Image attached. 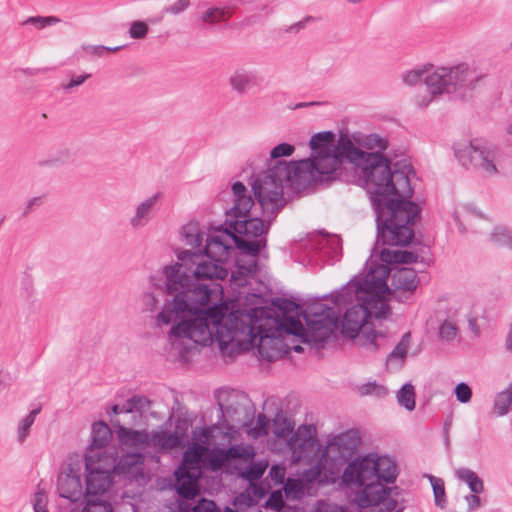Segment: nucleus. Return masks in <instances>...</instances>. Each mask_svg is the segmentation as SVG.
I'll return each mask as SVG.
<instances>
[{
  "label": "nucleus",
  "mask_w": 512,
  "mask_h": 512,
  "mask_svg": "<svg viewBox=\"0 0 512 512\" xmlns=\"http://www.w3.org/2000/svg\"><path fill=\"white\" fill-rule=\"evenodd\" d=\"M60 20L57 17L54 16H36V17H29L27 18L23 24L24 25H33L37 29H42L46 26H50L53 24L58 23Z\"/></svg>",
  "instance_id": "obj_45"
},
{
  "label": "nucleus",
  "mask_w": 512,
  "mask_h": 512,
  "mask_svg": "<svg viewBox=\"0 0 512 512\" xmlns=\"http://www.w3.org/2000/svg\"><path fill=\"white\" fill-rule=\"evenodd\" d=\"M403 83L407 86H416L424 83L429 99H424L420 106H427L433 99L442 95L448 87V69L444 66H435L426 63L407 70L401 75Z\"/></svg>",
  "instance_id": "obj_10"
},
{
  "label": "nucleus",
  "mask_w": 512,
  "mask_h": 512,
  "mask_svg": "<svg viewBox=\"0 0 512 512\" xmlns=\"http://www.w3.org/2000/svg\"><path fill=\"white\" fill-rule=\"evenodd\" d=\"M117 435L119 442L126 447L142 449L150 445V435L145 430H134L119 425Z\"/></svg>",
  "instance_id": "obj_22"
},
{
  "label": "nucleus",
  "mask_w": 512,
  "mask_h": 512,
  "mask_svg": "<svg viewBox=\"0 0 512 512\" xmlns=\"http://www.w3.org/2000/svg\"><path fill=\"white\" fill-rule=\"evenodd\" d=\"M314 432L315 428L312 425H303L291 435L288 445L296 459L302 458L313 447L315 443Z\"/></svg>",
  "instance_id": "obj_19"
},
{
  "label": "nucleus",
  "mask_w": 512,
  "mask_h": 512,
  "mask_svg": "<svg viewBox=\"0 0 512 512\" xmlns=\"http://www.w3.org/2000/svg\"><path fill=\"white\" fill-rule=\"evenodd\" d=\"M491 240L503 247L512 249V231L505 227H497L491 233Z\"/></svg>",
  "instance_id": "obj_41"
},
{
  "label": "nucleus",
  "mask_w": 512,
  "mask_h": 512,
  "mask_svg": "<svg viewBox=\"0 0 512 512\" xmlns=\"http://www.w3.org/2000/svg\"><path fill=\"white\" fill-rule=\"evenodd\" d=\"M107 491H94L85 488V507L82 512H113L112 505L109 500L104 499Z\"/></svg>",
  "instance_id": "obj_23"
},
{
  "label": "nucleus",
  "mask_w": 512,
  "mask_h": 512,
  "mask_svg": "<svg viewBox=\"0 0 512 512\" xmlns=\"http://www.w3.org/2000/svg\"><path fill=\"white\" fill-rule=\"evenodd\" d=\"M270 421L265 414H259L257 416L256 425L253 428L254 435L256 437L266 436L269 434Z\"/></svg>",
  "instance_id": "obj_53"
},
{
  "label": "nucleus",
  "mask_w": 512,
  "mask_h": 512,
  "mask_svg": "<svg viewBox=\"0 0 512 512\" xmlns=\"http://www.w3.org/2000/svg\"><path fill=\"white\" fill-rule=\"evenodd\" d=\"M220 419L235 425H246L254 416L253 404L245 392L219 388L215 391Z\"/></svg>",
  "instance_id": "obj_9"
},
{
  "label": "nucleus",
  "mask_w": 512,
  "mask_h": 512,
  "mask_svg": "<svg viewBox=\"0 0 512 512\" xmlns=\"http://www.w3.org/2000/svg\"><path fill=\"white\" fill-rule=\"evenodd\" d=\"M216 508V503L213 500L201 498L194 503L193 512H214Z\"/></svg>",
  "instance_id": "obj_56"
},
{
  "label": "nucleus",
  "mask_w": 512,
  "mask_h": 512,
  "mask_svg": "<svg viewBox=\"0 0 512 512\" xmlns=\"http://www.w3.org/2000/svg\"><path fill=\"white\" fill-rule=\"evenodd\" d=\"M456 476L464 481L470 491L475 494H480L484 490V484L482 479L472 470L463 468L455 471Z\"/></svg>",
  "instance_id": "obj_31"
},
{
  "label": "nucleus",
  "mask_w": 512,
  "mask_h": 512,
  "mask_svg": "<svg viewBox=\"0 0 512 512\" xmlns=\"http://www.w3.org/2000/svg\"><path fill=\"white\" fill-rule=\"evenodd\" d=\"M162 197L161 192H157L150 197L142 200L134 210L133 215L129 219V223L133 229H141L145 227L153 218L157 203Z\"/></svg>",
  "instance_id": "obj_18"
},
{
  "label": "nucleus",
  "mask_w": 512,
  "mask_h": 512,
  "mask_svg": "<svg viewBox=\"0 0 512 512\" xmlns=\"http://www.w3.org/2000/svg\"><path fill=\"white\" fill-rule=\"evenodd\" d=\"M48 497L43 490H38L33 496L34 512H49L47 509Z\"/></svg>",
  "instance_id": "obj_52"
},
{
  "label": "nucleus",
  "mask_w": 512,
  "mask_h": 512,
  "mask_svg": "<svg viewBox=\"0 0 512 512\" xmlns=\"http://www.w3.org/2000/svg\"><path fill=\"white\" fill-rule=\"evenodd\" d=\"M89 77L90 74L87 73L73 77L67 84H63L62 88L65 91H71L72 89L82 85Z\"/></svg>",
  "instance_id": "obj_59"
},
{
  "label": "nucleus",
  "mask_w": 512,
  "mask_h": 512,
  "mask_svg": "<svg viewBox=\"0 0 512 512\" xmlns=\"http://www.w3.org/2000/svg\"><path fill=\"white\" fill-rule=\"evenodd\" d=\"M417 258H418V256L413 252L406 251V250H404V251L398 250L397 263L410 264V263L416 262Z\"/></svg>",
  "instance_id": "obj_63"
},
{
  "label": "nucleus",
  "mask_w": 512,
  "mask_h": 512,
  "mask_svg": "<svg viewBox=\"0 0 512 512\" xmlns=\"http://www.w3.org/2000/svg\"><path fill=\"white\" fill-rule=\"evenodd\" d=\"M231 17V14L228 10L224 8L212 7L206 10L202 16L201 21L213 25L222 21H226Z\"/></svg>",
  "instance_id": "obj_37"
},
{
  "label": "nucleus",
  "mask_w": 512,
  "mask_h": 512,
  "mask_svg": "<svg viewBox=\"0 0 512 512\" xmlns=\"http://www.w3.org/2000/svg\"><path fill=\"white\" fill-rule=\"evenodd\" d=\"M245 339L239 341L238 352H251L257 350L258 353L263 352L262 342L268 335L261 334V328L255 326H247Z\"/></svg>",
  "instance_id": "obj_25"
},
{
  "label": "nucleus",
  "mask_w": 512,
  "mask_h": 512,
  "mask_svg": "<svg viewBox=\"0 0 512 512\" xmlns=\"http://www.w3.org/2000/svg\"><path fill=\"white\" fill-rule=\"evenodd\" d=\"M407 354H388L386 358V369L390 372L399 371L405 364Z\"/></svg>",
  "instance_id": "obj_48"
},
{
  "label": "nucleus",
  "mask_w": 512,
  "mask_h": 512,
  "mask_svg": "<svg viewBox=\"0 0 512 512\" xmlns=\"http://www.w3.org/2000/svg\"><path fill=\"white\" fill-rule=\"evenodd\" d=\"M201 253L192 252L189 250L182 251L178 254L179 263L174 265L165 266L162 270L169 267L179 266L180 271L189 276V288L194 289L197 286L207 287L212 290L211 303H217L222 300L223 288L219 283L204 284L200 283L201 280H223L228 275V270L223 266L224 262H216L211 259L202 260Z\"/></svg>",
  "instance_id": "obj_8"
},
{
  "label": "nucleus",
  "mask_w": 512,
  "mask_h": 512,
  "mask_svg": "<svg viewBox=\"0 0 512 512\" xmlns=\"http://www.w3.org/2000/svg\"><path fill=\"white\" fill-rule=\"evenodd\" d=\"M189 276L179 266L164 270V291L173 296L167 300L155 318L158 327L173 324L170 339L187 338L194 343L206 345L212 340L208 320L220 324L228 311L223 303H211V293L204 286L189 288Z\"/></svg>",
  "instance_id": "obj_2"
},
{
  "label": "nucleus",
  "mask_w": 512,
  "mask_h": 512,
  "mask_svg": "<svg viewBox=\"0 0 512 512\" xmlns=\"http://www.w3.org/2000/svg\"><path fill=\"white\" fill-rule=\"evenodd\" d=\"M412 336L410 332H406L402 335L399 342L396 344L391 352H408L411 348Z\"/></svg>",
  "instance_id": "obj_58"
},
{
  "label": "nucleus",
  "mask_w": 512,
  "mask_h": 512,
  "mask_svg": "<svg viewBox=\"0 0 512 512\" xmlns=\"http://www.w3.org/2000/svg\"><path fill=\"white\" fill-rule=\"evenodd\" d=\"M228 456L233 458L239 457L240 454L238 448L232 446L227 450V452H225L224 450H219L215 452L210 459L211 467L213 469L221 467V465Z\"/></svg>",
  "instance_id": "obj_42"
},
{
  "label": "nucleus",
  "mask_w": 512,
  "mask_h": 512,
  "mask_svg": "<svg viewBox=\"0 0 512 512\" xmlns=\"http://www.w3.org/2000/svg\"><path fill=\"white\" fill-rule=\"evenodd\" d=\"M57 490L60 497L71 502H76L82 497L83 490L80 475L74 471L71 465L68 466L66 471L58 475Z\"/></svg>",
  "instance_id": "obj_16"
},
{
  "label": "nucleus",
  "mask_w": 512,
  "mask_h": 512,
  "mask_svg": "<svg viewBox=\"0 0 512 512\" xmlns=\"http://www.w3.org/2000/svg\"><path fill=\"white\" fill-rule=\"evenodd\" d=\"M203 233L196 224L190 223L183 227V236L188 245L192 248H198L203 241Z\"/></svg>",
  "instance_id": "obj_38"
},
{
  "label": "nucleus",
  "mask_w": 512,
  "mask_h": 512,
  "mask_svg": "<svg viewBox=\"0 0 512 512\" xmlns=\"http://www.w3.org/2000/svg\"><path fill=\"white\" fill-rule=\"evenodd\" d=\"M392 282L396 290L414 291L419 283L417 273L412 268H401L392 275Z\"/></svg>",
  "instance_id": "obj_24"
},
{
  "label": "nucleus",
  "mask_w": 512,
  "mask_h": 512,
  "mask_svg": "<svg viewBox=\"0 0 512 512\" xmlns=\"http://www.w3.org/2000/svg\"><path fill=\"white\" fill-rule=\"evenodd\" d=\"M397 403L407 411L415 409V389L411 383H405L396 393Z\"/></svg>",
  "instance_id": "obj_34"
},
{
  "label": "nucleus",
  "mask_w": 512,
  "mask_h": 512,
  "mask_svg": "<svg viewBox=\"0 0 512 512\" xmlns=\"http://www.w3.org/2000/svg\"><path fill=\"white\" fill-rule=\"evenodd\" d=\"M70 159V153L68 150H63L59 153V155L57 157H53L49 160H46L44 162H41L40 164L42 166L44 165H49V166H53V165H56L58 163H66L68 162Z\"/></svg>",
  "instance_id": "obj_62"
},
{
  "label": "nucleus",
  "mask_w": 512,
  "mask_h": 512,
  "mask_svg": "<svg viewBox=\"0 0 512 512\" xmlns=\"http://www.w3.org/2000/svg\"><path fill=\"white\" fill-rule=\"evenodd\" d=\"M310 246L323 261L338 258L341 249L340 239L329 235H320L310 240Z\"/></svg>",
  "instance_id": "obj_20"
},
{
  "label": "nucleus",
  "mask_w": 512,
  "mask_h": 512,
  "mask_svg": "<svg viewBox=\"0 0 512 512\" xmlns=\"http://www.w3.org/2000/svg\"><path fill=\"white\" fill-rule=\"evenodd\" d=\"M195 499H186L178 497L175 501L174 507H172L173 512H193V502Z\"/></svg>",
  "instance_id": "obj_57"
},
{
  "label": "nucleus",
  "mask_w": 512,
  "mask_h": 512,
  "mask_svg": "<svg viewBox=\"0 0 512 512\" xmlns=\"http://www.w3.org/2000/svg\"><path fill=\"white\" fill-rule=\"evenodd\" d=\"M190 5V0H176L175 2L165 6L162 12L164 14L176 16L183 13L186 9L190 7Z\"/></svg>",
  "instance_id": "obj_49"
},
{
  "label": "nucleus",
  "mask_w": 512,
  "mask_h": 512,
  "mask_svg": "<svg viewBox=\"0 0 512 512\" xmlns=\"http://www.w3.org/2000/svg\"><path fill=\"white\" fill-rule=\"evenodd\" d=\"M127 403L131 408V413L146 412L151 406V401L146 396L142 395L132 396L130 399L127 400Z\"/></svg>",
  "instance_id": "obj_43"
},
{
  "label": "nucleus",
  "mask_w": 512,
  "mask_h": 512,
  "mask_svg": "<svg viewBox=\"0 0 512 512\" xmlns=\"http://www.w3.org/2000/svg\"><path fill=\"white\" fill-rule=\"evenodd\" d=\"M149 27L144 21H133L130 24L129 35L133 39H143L148 34Z\"/></svg>",
  "instance_id": "obj_51"
},
{
  "label": "nucleus",
  "mask_w": 512,
  "mask_h": 512,
  "mask_svg": "<svg viewBox=\"0 0 512 512\" xmlns=\"http://www.w3.org/2000/svg\"><path fill=\"white\" fill-rule=\"evenodd\" d=\"M295 151V147L288 143H280L276 145L270 152L271 161L270 163H273L275 161H279L278 158L280 157H288L293 154Z\"/></svg>",
  "instance_id": "obj_46"
},
{
  "label": "nucleus",
  "mask_w": 512,
  "mask_h": 512,
  "mask_svg": "<svg viewBox=\"0 0 512 512\" xmlns=\"http://www.w3.org/2000/svg\"><path fill=\"white\" fill-rule=\"evenodd\" d=\"M263 82L262 76L255 69L236 68L228 77V84L233 92L244 95L251 89L259 87Z\"/></svg>",
  "instance_id": "obj_15"
},
{
  "label": "nucleus",
  "mask_w": 512,
  "mask_h": 512,
  "mask_svg": "<svg viewBox=\"0 0 512 512\" xmlns=\"http://www.w3.org/2000/svg\"><path fill=\"white\" fill-rule=\"evenodd\" d=\"M304 179L295 161H275L269 163L266 170L253 175L251 186L262 216L274 218L286 205L284 187L301 184Z\"/></svg>",
  "instance_id": "obj_6"
},
{
  "label": "nucleus",
  "mask_w": 512,
  "mask_h": 512,
  "mask_svg": "<svg viewBox=\"0 0 512 512\" xmlns=\"http://www.w3.org/2000/svg\"><path fill=\"white\" fill-rule=\"evenodd\" d=\"M236 246L244 253L257 256L261 248L266 246V239H244L233 235Z\"/></svg>",
  "instance_id": "obj_33"
},
{
  "label": "nucleus",
  "mask_w": 512,
  "mask_h": 512,
  "mask_svg": "<svg viewBox=\"0 0 512 512\" xmlns=\"http://www.w3.org/2000/svg\"><path fill=\"white\" fill-rule=\"evenodd\" d=\"M398 476L396 462L388 456L368 454L361 459L352 460L344 469L342 481L346 485L363 487L360 495V506H377L393 490L398 487L388 488L382 482L394 483Z\"/></svg>",
  "instance_id": "obj_5"
},
{
  "label": "nucleus",
  "mask_w": 512,
  "mask_h": 512,
  "mask_svg": "<svg viewBox=\"0 0 512 512\" xmlns=\"http://www.w3.org/2000/svg\"><path fill=\"white\" fill-rule=\"evenodd\" d=\"M273 218L264 217L261 219L257 216H248L231 222L232 229L247 238H258L267 233Z\"/></svg>",
  "instance_id": "obj_17"
},
{
  "label": "nucleus",
  "mask_w": 512,
  "mask_h": 512,
  "mask_svg": "<svg viewBox=\"0 0 512 512\" xmlns=\"http://www.w3.org/2000/svg\"><path fill=\"white\" fill-rule=\"evenodd\" d=\"M231 238L233 239V234L230 233L209 238L204 249L206 258L216 262L226 261L232 249L228 243Z\"/></svg>",
  "instance_id": "obj_21"
},
{
  "label": "nucleus",
  "mask_w": 512,
  "mask_h": 512,
  "mask_svg": "<svg viewBox=\"0 0 512 512\" xmlns=\"http://www.w3.org/2000/svg\"><path fill=\"white\" fill-rule=\"evenodd\" d=\"M254 357V361L261 364L263 362L273 363L282 358H286L292 361V354H251Z\"/></svg>",
  "instance_id": "obj_55"
},
{
  "label": "nucleus",
  "mask_w": 512,
  "mask_h": 512,
  "mask_svg": "<svg viewBox=\"0 0 512 512\" xmlns=\"http://www.w3.org/2000/svg\"><path fill=\"white\" fill-rule=\"evenodd\" d=\"M512 402V383L509 386L499 392L494 401V410L499 416H503L508 413L510 404Z\"/></svg>",
  "instance_id": "obj_35"
},
{
  "label": "nucleus",
  "mask_w": 512,
  "mask_h": 512,
  "mask_svg": "<svg viewBox=\"0 0 512 512\" xmlns=\"http://www.w3.org/2000/svg\"><path fill=\"white\" fill-rule=\"evenodd\" d=\"M357 390L361 396L374 395L377 398H385L389 393L385 386L378 384L376 381L364 383Z\"/></svg>",
  "instance_id": "obj_40"
},
{
  "label": "nucleus",
  "mask_w": 512,
  "mask_h": 512,
  "mask_svg": "<svg viewBox=\"0 0 512 512\" xmlns=\"http://www.w3.org/2000/svg\"><path fill=\"white\" fill-rule=\"evenodd\" d=\"M263 507L280 512L284 508V499L281 490L272 491Z\"/></svg>",
  "instance_id": "obj_44"
},
{
  "label": "nucleus",
  "mask_w": 512,
  "mask_h": 512,
  "mask_svg": "<svg viewBox=\"0 0 512 512\" xmlns=\"http://www.w3.org/2000/svg\"><path fill=\"white\" fill-rule=\"evenodd\" d=\"M117 452L97 451L85 455L86 486L94 491H108L114 483Z\"/></svg>",
  "instance_id": "obj_11"
},
{
  "label": "nucleus",
  "mask_w": 512,
  "mask_h": 512,
  "mask_svg": "<svg viewBox=\"0 0 512 512\" xmlns=\"http://www.w3.org/2000/svg\"><path fill=\"white\" fill-rule=\"evenodd\" d=\"M303 317L306 327L299 319L286 318L283 328L286 332L304 337L306 342L314 343L318 348L326 342L338 328V312L321 302H313L305 308Z\"/></svg>",
  "instance_id": "obj_7"
},
{
  "label": "nucleus",
  "mask_w": 512,
  "mask_h": 512,
  "mask_svg": "<svg viewBox=\"0 0 512 512\" xmlns=\"http://www.w3.org/2000/svg\"><path fill=\"white\" fill-rule=\"evenodd\" d=\"M335 134L323 131L314 134L309 142L312 150L308 159L296 161L299 170L315 181L332 180L338 177V170L344 160L361 170L363 181L373 192L383 193L389 185L380 182L389 174L385 160L378 154H367L356 147L347 135H340L335 144Z\"/></svg>",
  "instance_id": "obj_3"
},
{
  "label": "nucleus",
  "mask_w": 512,
  "mask_h": 512,
  "mask_svg": "<svg viewBox=\"0 0 512 512\" xmlns=\"http://www.w3.org/2000/svg\"><path fill=\"white\" fill-rule=\"evenodd\" d=\"M390 269L384 265L373 268L364 277H355L340 290L330 295L331 301L338 307L351 305L346 309L341 322L342 333L355 338L360 331L373 349H380L378 339L383 338L381 332L369 330L367 320L371 317L384 319L390 314V306L386 300L389 291L387 278Z\"/></svg>",
  "instance_id": "obj_4"
},
{
  "label": "nucleus",
  "mask_w": 512,
  "mask_h": 512,
  "mask_svg": "<svg viewBox=\"0 0 512 512\" xmlns=\"http://www.w3.org/2000/svg\"><path fill=\"white\" fill-rule=\"evenodd\" d=\"M272 432L276 438H286L294 429V422L287 417L286 413L279 409L272 419Z\"/></svg>",
  "instance_id": "obj_29"
},
{
  "label": "nucleus",
  "mask_w": 512,
  "mask_h": 512,
  "mask_svg": "<svg viewBox=\"0 0 512 512\" xmlns=\"http://www.w3.org/2000/svg\"><path fill=\"white\" fill-rule=\"evenodd\" d=\"M453 393L456 397V400L459 401L460 403L466 404L471 401L472 389L465 382L458 383L455 386Z\"/></svg>",
  "instance_id": "obj_47"
},
{
  "label": "nucleus",
  "mask_w": 512,
  "mask_h": 512,
  "mask_svg": "<svg viewBox=\"0 0 512 512\" xmlns=\"http://www.w3.org/2000/svg\"><path fill=\"white\" fill-rule=\"evenodd\" d=\"M181 443V436L176 432L153 431L150 436V444L165 450H172Z\"/></svg>",
  "instance_id": "obj_28"
},
{
  "label": "nucleus",
  "mask_w": 512,
  "mask_h": 512,
  "mask_svg": "<svg viewBox=\"0 0 512 512\" xmlns=\"http://www.w3.org/2000/svg\"><path fill=\"white\" fill-rule=\"evenodd\" d=\"M465 501L468 506V511H474L481 506V499L478 494L471 493L465 496Z\"/></svg>",
  "instance_id": "obj_64"
},
{
  "label": "nucleus",
  "mask_w": 512,
  "mask_h": 512,
  "mask_svg": "<svg viewBox=\"0 0 512 512\" xmlns=\"http://www.w3.org/2000/svg\"><path fill=\"white\" fill-rule=\"evenodd\" d=\"M454 155L458 162L466 169L474 168L483 171L491 176L498 171L494 164V151L487 146L486 142L475 139L470 141L463 149L454 145Z\"/></svg>",
  "instance_id": "obj_12"
},
{
  "label": "nucleus",
  "mask_w": 512,
  "mask_h": 512,
  "mask_svg": "<svg viewBox=\"0 0 512 512\" xmlns=\"http://www.w3.org/2000/svg\"><path fill=\"white\" fill-rule=\"evenodd\" d=\"M481 76L467 63L450 67V94L457 99H464L472 91Z\"/></svg>",
  "instance_id": "obj_14"
},
{
  "label": "nucleus",
  "mask_w": 512,
  "mask_h": 512,
  "mask_svg": "<svg viewBox=\"0 0 512 512\" xmlns=\"http://www.w3.org/2000/svg\"><path fill=\"white\" fill-rule=\"evenodd\" d=\"M354 140L359 146L375 150L366 153L380 155L391 175L383 177L380 181L389 185L386 192H373L366 185L368 192L375 196L374 202L377 206L376 243L391 246L410 244L414 237L413 225L419 213L418 206L409 200L413 195L410 184L412 166L404 161H398L391 166L389 160L381 153L388 148V140L379 134L354 136Z\"/></svg>",
  "instance_id": "obj_1"
},
{
  "label": "nucleus",
  "mask_w": 512,
  "mask_h": 512,
  "mask_svg": "<svg viewBox=\"0 0 512 512\" xmlns=\"http://www.w3.org/2000/svg\"><path fill=\"white\" fill-rule=\"evenodd\" d=\"M41 407H37L30 411V413L22 419L17 429V439L20 443H23L30 433V428L35 422L37 415L40 413Z\"/></svg>",
  "instance_id": "obj_36"
},
{
  "label": "nucleus",
  "mask_w": 512,
  "mask_h": 512,
  "mask_svg": "<svg viewBox=\"0 0 512 512\" xmlns=\"http://www.w3.org/2000/svg\"><path fill=\"white\" fill-rule=\"evenodd\" d=\"M264 470L265 468L261 465H253L245 472V478L249 481H256L262 477Z\"/></svg>",
  "instance_id": "obj_60"
},
{
  "label": "nucleus",
  "mask_w": 512,
  "mask_h": 512,
  "mask_svg": "<svg viewBox=\"0 0 512 512\" xmlns=\"http://www.w3.org/2000/svg\"><path fill=\"white\" fill-rule=\"evenodd\" d=\"M253 205L254 201L251 196L240 197L234 200V205L227 211V215L233 217L234 220L251 216L250 210Z\"/></svg>",
  "instance_id": "obj_32"
},
{
  "label": "nucleus",
  "mask_w": 512,
  "mask_h": 512,
  "mask_svg": "<svg viewBox=\"0 0 512 512\" xmlns=\"http://www.w3.org/2000/svg\"><path fill=\"white\" fill-rule=\"evenodd\" d=\"M43 202H44V196H36V197L31 198L27 202V204L23 210V216H28L30 213H32L35 210V208L41 206L43 204Z\"/></svg>",
  "instance_id": "obj_61"
},
{
  "label": "nucleus",
  "mask_w": 512,
  "mask_h": 512,
  "mask_svg": "<svg viewBox=\"0 0 512 512\" xmlns=\"http://www.w3.org/2000/svg\"><path fill=\"white\" fill-rule=\"evenodd\" d=\"M115 476H122L124 478H131L138 471L137 455L126 454L116 460Z\"/></svg>",
  "instance_id": "obj_30"
},
{
  "label": "nucleus",
  "mask_w": 512,
  "mask_h": 512,
  "mask_svg": "<svg viewBox=\"0 0 512 512\" xmlns=\"http://www.w3.org/2000/svg\"><path fill=\"white\" fill-rule=\"evenodd\" d=\"M360 436L356 430H348L333 437L328 442L323 456L333 465H342L350 461L360 444Z\"/></svg>",
  "instance_id": "obj_13"
},
{
  "label": "nucleus",
  "mask_w": 512,
  "mask_h": 512,
  "mask_svg": "<svg viewBox=\"0 0 512 512\" xmlns=\"http://www.w3.org/2000/svg\"><path fill=\"white\" fill-rule=\"evenodd\" d=\"M111 435V430L106 423L102 421L94 423L91 431V443L87 454L102 449L110 441Z\"/></svg>",
  "instance_id": "obj_26"
},
{
  "label": "nucleus",
  "mask_w": 512,
  "mask_h": 512,
  "mask_svg": "<svg viewBox=\"0 0 512 512\" xmlns=\"http://www.w3.org/2000/svg\"><path fill=\"white\" fill-rule=\"evenodd\" d=\"M175 490L178 497L186 499H195L200 493L197 482L176 481Z\"/></svg>",
  "instance_id": "obj_39"
},
{
  "label": "nucleus",
  "mask_w": 512,
  "mask_h": 512,
  "mask_svg": "<svg viewBox=\"0 0 512 512\" xmlns=\"http://www.w3.org/2000/svg\"><path fill=\"white\" fill-rule=\"evenodd\" d=\"M380 259L383 262L382 265L386 266L388 269V264L397 263L398 260V250H390V249H382L380 252ZM380 265L379 263H371V266L369 268V273L373 268Z\"/></svg>",
  "instance_id": "obj_50"
},
{
  "label": "nucleus",
  "mask_w": 512,
  "mask_h": 512,
  "mask_svg": "<svg viewBox=\"0 0 512 512\" xmlns=\"http://www.w3.org/2000/svg\"><path fill=\"white\" fill-rule=\"evenodd\" d=\"M430 480L432 482L435 503L442 506V502L445 497L444 482L441 479H436L432 476L430 477Z\"/></svg>",
  "instance_id": "obj_54"
},
{
  "label": "nucleus",
  "mask_w": 512,
  "mask_h": 512,
  "mask_svg": "<svg viewBox=\"0 0 512 512\" xmlns=\"http://www.w3.org/2000/svg\"><path fill=\"white\" fill-rule=\"evenodd\" d=\"M199 475L200 472L196 461L189 459L188 453H185L181 465L175 472L176 481L198 483Z\"/></svg>",
  "instance_id": "obj_27"
}]
</instances>
